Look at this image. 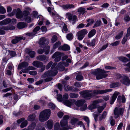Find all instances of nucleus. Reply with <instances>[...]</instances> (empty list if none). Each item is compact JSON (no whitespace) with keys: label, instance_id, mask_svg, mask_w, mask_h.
<instances>
[{"label":"nucleus","instance_id":"1","mask_svg":"<svg viewBox=\"0 0 130 130\" xmlns=\"http://www.w3.org/2000/svg\"><path fill=\"white\" fill-rule=\"evenodd\" d=\"M112 91L111 89L104 90H95L93 91L85 90L80 92V94L86 99H90L95 95L104 94Z\"/></svg>","mask_w":130,"mask_h":130},{"label":"nucleus","instance_id":"2","mask_svg":"<svg viewBox=\"0 0 130 130\" xmlns=\"http://www.w3.org/2000/svg\"><path fill=\"white\" fill-rule=\"evenodd\" d=\"M108 71H106L102 69L98 68L95 70V71L92 72V74L96 76V78L98 80L106 78L108 76L107 73Z\"/></svg>","mask_w":130,"mask_h":130},{"label":"nucleus","instance_id":"3","mask_svg":"<svg viewBox=\"0 0 130 130\" xmlns=\"http://www.w3.org/2000/svg\"><path fill=\"white\" fill-rule=\"evenodd\" d=\"M51 114V110L50 109H45L42 111L40 113L39 120L41 122H43L49 118Z\"/></svg>","mask_w":130,"mask_h":130},{"label":"nucleus","instance_id":"4","mask_svg":"<svg viewBox=\"0 0 130 130\" xmlns=\"http://www.w3.org/2000/svg\"><path fill=\"white\" fill-rule=\"evenodd\" d=\"M123 108L116 107L114 110V113L115 118H118L120 115H122L124 112Z\"/></svg>","mask_w":130,"mask_h":130},{"label":"nucleus","instance_id":"5","mask_svg":"<svg viewBox=\"0 0 130 130\" xmlns=\"http://www.w3.org/2000/svg\"><path fill=\"white\" fill-rule=\"evenodd\" d=\"M15 29V27L13 26H3L0 28V35H4L5 31L4 30H13Z\"/></svg>","mask_w":130,"mask_h":130},{"label":"nucleus","instance_id":"6","mask_svg":"<svg viewBox=\"0 0 130 130\" xmlns=\"http://www.w3.org/2000/svg\"><path fill=\"white\" fill-rule=\"evenodd\" d=\"M87 33V31L85 29L78 31L76 34L78 39L79 40H82Z\"/></svg>","mask_w":130,"mask_h":130},{"label":"nucleus","instance_id":"7","mask_svg":"<svg viewBox=\"0 0 130 130\" xmlns=\"http://www.w3.org/2000/svg\"><path fill=\"white\" fill-rule=\"evenodd\" d=\"M66 17L68 19L70 22H71L72 20L73 23L74 24L77 18V17L75 15H73L70 12H67L66 14Z\"/></svg>","mask_w":130,"mask_h":130},{"label":"nucleus","instance_id":"8","mask_svg":"<svg viewBox=\"0 0 130 130\" xmlns=\"http://www.w3.org/2000/svg\"><path fill=\"white\" fill-rule=\"evenodd\" d=\"M102 101V100L100 99L96 100L94 101L92 104L89 106V108L90 110L97 108L98 107V105L97 104L101 102Z\"/></svg>","mask_w":130,"mask_h":130},{"label":"nucleus","instance_id":"9","mask_svg":"<svg viewBox=\"0 0 130 130\" xmlns=\"http://www.w3.org/2000/svg\"><path fill=\"white\" fill-rule=\"evenodd\" d=\"M120 82L122 84L126 86H129L130 85V80L129 79L128 77L126 76H123Z\"/></svg>","mask_w":130,"mask_h":130},{"label":"nucleus","instance_id":"10","mask_svg":"<svg viewBox=\"0 0 130 130\" xmlns=\"http://www.w3.org/2000/svg\"><path fill=\"white\" fill-rule=\"evenodd\" d=\"M69 65V64L64 62L62 61L60 62L58 64V69L61 71H62L65 69V67H67Z\"/></svg>","mask_w":130,"mask_h":130},{"label":"nucleus","instance_id":"11","mask_svg":"<svg viewBox=\"0 0 130 130\" xmlns=\"http://www.w3.org/2000/svg\"><path fill=\"white\" fill-rule=\"evenodd\" d=\"M50 46H47L44 47L43 49H40L38 50V53L39 54H42L43 53L45 52L46 54H47L49 52V50Z\"/></svg>","mask_w":130,"mask_h":130},{"label":"nucleus","instance_id":"12","mask_svg":"<svg viewBox=\"0 0 130 130\" xmlns=\"http://www.w3.org/2000/svg\"><path fill=\"white\" fill-rule=\"evenodd\" d=\"M62 84L64 85V89L66 91L71 90L72 91H76V90L73 89V88L72 87L69 86L67 84V82L65 81H63L62 82Z\"/></svg>","mask_w":130,"mask_h":130},{"label":"nucleus","instance_id":"13","mask_svg":"<svg viewBox=\"0 0 130 130\" xmlns=\"http://www.w3.org/2000/svg\"><path fill=\"white\" fill-rule=\"evenodd\" d=\"M56 64L55 63H53L51 67V70L50 71V74L52 76H53L55 75L57 73V68H56Z\"/></svg>","mask_w":130,"mask_h":130},{"label":"nucleus","instance_id":"14","mask_svg":"<svg viewBox=\"0 0 130 130\" xmlns=\"http://www.w3.org/2000/svg\"><path fill=\"white\" fill-rule=\"evenodd\" d=\"M56 64L55 63H53L51 67V70L50 71V74L52 76H53L55 75L57 73V68H56Z\"/></svg>","mask_w":130,"mask_h":130},{"label":"nucleus","instance_id":"15","mask_svg":"<svg viewBox=\"0 0 130 130\" xmlns=\"http://www.w3.org/2000/svg\"><path fill=\"white\" fill-rule=\"evenodd\" d=\"M120 93L118 91H115L113 94L112 96L110 98V104H112L116 100L119 94H120Z\"/></svg>","mask_w":130,"mask_h":130},{"label":"nucleus","instance_id":"16","mask_svg":"<svg viewBox=\"0 0 130 130\" xmlns=\"http://www.w3.org/2000/svg\"><path fill=\"white\" fill-rule=\"evenodd\" d=\"M25 37H20L18 36H16L14 38L12 39L11 41V43L13 44H15L21 40L23 39L24 40L25 39Z\"/></svg>","mask_w":130,"mask_h":130},{"label":"nucleus","instance_id":"17","mask_svg":"<svg viewBox=\"0 0 130 130\" xmlns=\"http://www.w3.org/2000/svg\"><path fill=\"white\" fill-rule=\"evenodd\" d=\"M16 17L18 19H20L23 18V12L21 11L20 8H18L16 10Z\"/></svg>","mask_w":130,"mask_h":130},{"label":"nucleus","instance_id":"18","mask_svg":"<svg viewBox=\"0 0 130 130\" xmlns=\"http://www.w3.org/2000/svg\"><path fill=\"white\" fill-rule=\"evenodd\" d=\"M25 52L31 58H33L35 56V52L29 48H26L25 50Z\"/></svg>","mask_w":130,"mask_h":130},{"label":"nucleus","instance_id":"19","mask_svg":"<svg viewBox=\"0 0 130 130\" xmlns=\"http://www.w3.org/2000/svg\"><path fill=\"white\" fill-rule=\"evenodd\" d=\"M74 102L75 101L74 100L70 99L69 100L64 101L63 102L64 104L69 107H70L73 105V104L74 103Z\"/></svg>","mask_w":130,"mask_h":130},{"label":"nucleus","instance_id":"20","mask_svg":"<svg viewBox=\"0 0 130 130\" xmlns=\"http://www.w3.org/2000/svg\"><path fill=\"white\" fill-rule=\"evenodd\" d=\"M28 65V63L27 62H23L19 64L18 68L19 69H20L25 68L27 67Z\"/></svg>","mask_w":130,"mask_h":130},{"label":"nucleus","instance_id":"21","mask_svg":"<svg viewBox=\"0 0 130 130\" xmlns=\"http://www.w3.org/2000/svg\"><path fill=\"white\" fill-rule=\"evenodd\" d=\"M75 7V6L73 5L68 4L66 5H64L62 6V7L63 9L67 10L73 8Z\"/></svg>","mask_w":130,"mask_h":130},{"label":"nucleus","instance_id":"22","mask_svg":"<svg viewBox=\"0 0 130 130\" xmlns=\"http://www.w3.org/2000/svg\"><path fill=\"white\" fill-rule=\"evenodd\" d=\"M68 128L66 127H63L60 128L59 124L57 123H56L54 125L55 130H68Z\"/></svg>","mask_w":130,"mask_h":130},{"label":"nucleus","instance_id":"23","mask_svg":"<svg viewBox=\"0 0 130 130\" xmlns=\"http://www.w3.org/2000/svg\"><path fill=\"white\" fill-rule=\"evenodd\" d=\"M11 20L10 18H8L0 22V25L2 26L6 25L11 22Z\"/></svg>","mask_w":130,"mask_h":130},{"label":"nucleus","instance_id":"24","mask_svg":"<svg viewBox=\"0 0 130 130\" xmlns=\"http://www.w3.org/2000/svg\"><path fill=\"white\" fill-rule=\"evenodd\" d=\"M32 65L37 68L41 67L43 66L42 62L38 61H33L32 63Z\"/></svg>","mask_w":130,"mask_h":130},{"label":"nucleus","instance_id":"25","mask_svg":"<svg viewBox=\"0 0 130 130\" xmlns=\"http://www.w3.org/2000/svg\"><path fill=\"white\" fill-rule=\"evenodd\" d=\"M59 50H62L64 51H67L69 50L70 49L69 46L67 44H64L62 46L59 47L58 48Z\"/></svg>","mask_w":130,"mask_h":130},{"label":"nucleus","instance_id":"26","mask_svg":"<svg viewBox=\"0 0 130 130\" xmlns=\"http://www.w3.org/2000/svg\"><path fill=\"white\" fill-rule=\"evenodd\" d=\"M85 102L84 100H80L76 101L75 104L78 107L81 106Z\"/></svg>","mask_w":130,"mask_h":130},{"label":"nucleus","instance_id":"27","mask_svg":"<svg viewBox=\"0 0 130 130\" xmlns=\"http://www.w3.org/2000/svg\"><path fill=\"white\" fill-rule=\"evenodd\" d=\"M64 55V54L63 53H61L58 52H56L52 56V58H54L57 57L62 56Z\"/></svg>","mask_w":130,"mask_h":130},{"label":"nucleus","instance_id":"28","mask_svg":"<svg viewBox=\"0 0 130 130\" xmlns=\"http://www.w3.org/2000/svg\"><path fill=\"white\" fill-rule=\"evenodd\" d=\"M26 24L23 22H19L17 25V27L19 29L23 28L26 27Z\"/></svg>","mask_w":130,"mask_h":130},{"label":"nucleus","instance_id":"29","mask_svg":"<svg viewBox=\"0 0 130 130\" xmlns=\"http://www.w3.org/2000/svg\"><path fill=\"white\" fill-rule=\"evenodd\" d=\"M67 120H62L60 122V124L62 128L63 127H66L69 128L67 127Z\"/></svg>","mask_w":130,"mask_h":130},{"label":"nucleus","instance_id":"30","mask_svg":"<svg viewBox=\"0 0 130 130\" xmlns=\"http://www.w3.org/2000/svg\"><path fill=\"white\" fill-rule=\"evenodd\" d=\"M36 115L34 114H31L28 117L27 120L28 121H33L35 119Z\"/></svg>","mask_w":130,"mask_h":130},{"label":"nucleus","instance_id":"31","mask_svg":"<svg viewBox=\"0 0 130 130\" xmlns=\"http://www.w3.org/2000/svg\"><path fill=\"white\" fill-rule=\"evenodd\" d=\"M46 57L45 55H40L36 57V59L40 61H43L46 59Z\"/></svg>","mask_w":130,"mask_h":130},{"label":"nucleus","instance_id":"32","mask_svg":"<svg viewBox=\"0 0 130 130\" xmlns=\"http://www.w3.org/2000/svg\"><path fill=\"white\" fill-rule=\"evenodd\" d=\"M96 32V31L95 29H93L90 31L89 33L88 36L89 38H90L93 36L95 35Z\"/></svg>","mask_w":130,"mask_h":130},{"label":"nucleus","instance_id":"33","mask_svg":"<svg viewBox=\"0 0 130 130\" xmlns=\"http://www.w3.org/2000/svg\"><path fill=\"white\" fill-rule=\"evenodd\" d=\"M53 126V123L52 121L48 120L47 122V126L49 129L52 128Z\"/></svg>","mask_w":130,"mask_h":130},{"label":"nucleus","instance_id":"34","mask_svg":"<svg viewBox=\"0 0 130 130\" xmlns=\"http://www.w3.org/2000/svg\"><path fill=\"white\" fill-rule=\"evenodd\" d=\"M95 40L93 39L91 42H87V45L88 46H94L95 44Z\"/></svg>","mask_w":130,"mask_h":130},{"label":"nucleus","instance_id":"35","mask_svg":"<svg viewBox=\"0 0 130 130\" xmlns=\"http://www.w3.org/2000/svg\"><path fill=\"white\" fill-rule=\"evenodd\" d=\"M36 126V123L34 122H33L28 127L29 130H33Z\"/></svg>","mask_w":130,"mask_h":130},{"label":"nucleus","instance_id":"36","mask_svg":"<svg viewBox=\"0 0 130 130\" xmlns=\"http://www.w3.org/2000/svg\"><path fill=\"white\" fill-rule=\"evenodd\" d=\"M85 9L82 7L79 8L77 12L80 13V14H83L85 12Z\"/></svg>","mask_w":130,"mask_h":130},{"label":"nucleus","instance_id":"37","mask_svg":"<svg viewBox=\"0 0 130 130\" xmlns=\"http://www.w3.org/2000/svg\"><path fill=\"white\" fill-rule=\"evenodd\" d=\"M8 52L9 54L12 57L15 56L16 55V53L14 51L8 50Z\"/></svg>","mask_w":130,"mask_h":130},{"label":"nucleus","instance_id":"38","mask_svg":"<svg viewBox=\"0 0 130 130\" xmlns=\"http://www.w3.org/2000/svg\"><path fill=\"white\" fill-rule=\"evenodd\" d=\"M102 22L101 21L99 20H98L95 23L93 26V28L98 27L101 25Z\"/></svg>","mask_w":130,"mask_h":130},{"label":"nucleus","instance_id":"39","mask_svg":"<svg viewBox=\"0 0 130 130\" xmlns=\"http://www.w3.org/2000/svg\"><path fill=\"white\" fill-rule=\"evenodd\" d=\"M45 38L44 37H42L41 38L39 42V44L40 45H43L44 44L45 42Z\"/></svg>","mask_w":130,"mask_h":130},{"label":"nucleus","instance_id":"40","mask_svg":"<svg viewBox=\"0 0 130 130\" xmlns=\"http://www.w3.org/2000/svg\"><path fill=\"white\" fill-rule=\"evenodd\" d=\"M61 43L60 42L58 41L57 42L53 45V48L54 49H55L58 47L59 48L60 47V46L61 45Z\"/></svg>","mask_w":130,"mask_h":130},{"label":"nucleus","instance_id":"41","mask_svg":"<svg viewBox=\"0 0 130 130\" xmlns=\"http://www.w3.org/2000/svg\"><path fill=\"white\" fill-rule=\"evenodd\" d=\"M118 59L120 61L124 62H126L128 61V59L123 57H118Z\"/></svg>","mask_w":130,"mask_h":130},{"label":"nucleus","instance_id":"42","mask_svg":"<svg viewBox=\"0 0 130 130\" xmlns=\"http://www.w3.org/2000/svg\"><path fill=\"white\" fill-rule=\"evenodd\" d=\"M120 85V84L118 82L114 83L110 85V87L111 88H115L118 87Z\"/></svg>","mask_w":130,"mask_h":130},{"label":"nucleus","instance_id":"43","mask_svg":"<svg viewBox=\"0 0 130 130\" xmlns=\"http://www.w3.org/2000/svg\"><path fill=\"white\" fill-rule=\"evenodd\" d=\"M70 96L71 98H76L78 97V94L77 93H71L70 94Z\"/></svg>","mask_w":130,"mask_h":130},{"label":"nucleus","instance_id":"44","mask_svg":"<svg viewBox=\"0 0 130 130\" xmlns=\"http://www.w3.org/2000/svg\"><path fill=\"white\" fill-rule=\"evenodd\" d=\"M52 76L50 74V71H48L46 72L42 76V77L43 78H44L47 76Z\"/></svg>","mask_w":130,"mask_h":130},{"label":"nucleus","instance_id":"45","mask_svg":"<svg viewBox=\"0 0 130 130\" xmlns=\"http://www.w3.org/2000/svg\"><path fill=\"white\" fill-rule=\"evenodd\" d=\"M108 45V43H106V44L104 45L100 49V50L98 51V52L99 53L100 52L104 50L107 48Z\"/></svg>","mask_w":130,"mask_h":130},{"label":"nucleus","instance_id":"46","mask_svg":"<svg viewBox=\"0 0 130 130\" xmlns=\"http://www.w3.org/2000/svg\"><path fill=\"white\" fill-rule=\"evenodd\" d=\"M28 124V122L27 121L25 120L22 122L21 124L20 127L21 128H23L26 127Z\"/></svg>","mask_w":130,"mask_h":130},{"label":"nucleus","instance_id":"47","mask_svg":"<svg viewBox=\"0 0 130 130\" xmlns=\"http://www.w3.org/2000/svg\"><path fill=\"white\" fill-rule=\"evenodd\" d=\"M78 121V119L76 118H73L71 121V123L72 125H74L77 123Z\"/></svg>","mask_w":130,"mask_h":130},{"label":"nucleus","instance_id":"48","mask_svg":"<svg viewBox=\"0 0 130 130\" xmlns=\"http://www.w3.org/2000/svg\"><path fill=\"white\" fill-rule=\"evenodd\" d=\"M40 28V26H37L35 27L33 29L32 32L34 34H33L34 35H35V34H37V32L39 30Z\"/></svg>","mask_w":130,"mask_h":130},{"label":"nucleus","instance_id":"49","mask_svg":"<svg viewBox=\"0 0 130 130\" xmlns=\"http://www.w3.org/2000/svg\"><path fill=\"white\" fill-rule=\"evenodd\" d=\"M123 34V31H121L119 34L116 36L115 38L116 39H119L121 38Z\"/></svg>","mask_w":130,"mask_h":130},{"label":"nucleus","instance_id":"50","mask_svg":"<svg viewBox=\"0 0 130 130\" xmlns=\"http://www.w3.org/2000/svg\"><path fill=\"white\" fill-rule=\"evenodd\" d=\"M57 39V37L56 35H54L53 36L51 39V41L52 43H54L56 41Z\"/></svg>","mask_w":130,"mask_h":130},{"label":"nucleus","instance_id":"51","mask_svg":"<svg viewBox=\"0 0 130 130\" xmlns=\"http://www.w3.org/2000/svg\"><path fill=\"white\" fill-rule=\"evenodd\" d=\"M73 38V35L72 33L68 34L67 36V38L69 40H71Z\"/></svg>","mask_w":130,"mask_h":130},{"label":"nucleus","instance_id":"52","mask_svg":"<svg viewBox=\"0 0 130 130\" xmlns=\"http://www.w3.org/2000/svg\"><path fill=\"white\" fill-rule=\"evenodd\" d=\"M128 37V36H126V35L125 36L123 37L122 41V44H124L127 41Z\"/></svg>","mask_w":130,"mask_h":130},{"label":"nucleus","instance_id":"53","mask_svg":"<svg viewBox=\"0 0 130 130\" xmlns=\"http://www.w3.org/2000/svg\"><path fill=\"white\" fill-rule=\"evenodd\" d=\"M6 12V10L5 9L3 6L0 7V13L4 14Z\"/></svg>","mask_w":130,"mask_h":130},{"label":"nucleus","instance_id":"54","mask_svg":"<svg viewBox=\"0 0 130 130\" xmlns=\"http://www.w3.org/2000/svg\"><path fill=\"white\" fill-rule=\"evenodd\" d=\"M57 99L58 101H62L63 99L62 95L60 94H57Z\"/></svg>","mask_w":130,"mask_h":130},{"label":"nucleus","instance_id":"55","mask_svg":"<svg viewBox=\"0 0 130 130\" xmlns=\"http://www.w3.org/2000/svg\"><path fill=\"white\" fill-rule=\"evenodd\" d=\"M76 78L78 81H81L83 79V77L80 74H78L76 76Z\"/></svg>","mask_w":130,"mask_h":130},{"label":"nucleus","instance_id":"56","mask_svg":"<svg viewBox=\"0 0 130 130\" xmlns=\"http://www.w3.org/2000/svg\"><path fill=\"white\" fill-rule=\"evenodd\" d=\"M105 108V107L103 106H100L98 108V112L100 113H101Z\"/></svg>","mask_w":130,"mask_h":130},{"label":"nucleus","instance_id":"57","mask_svg":"<svg viewBox=\"0 0 130 130\" xmlns=\"http://www.w3.org/2000/svg\"><path fill=\"white\" fill-rule=\"evenodd\" d=\"M84 119L87 123L88 126L89 125L90 121L89 118L87 117L84 116Z\"/></svg>","mask_w":130,"mask_h":130},{"label":"nucleus","instance_id":"58","mask_svg":"<svg viewBox=\"0 0 130 130\" xmlns=\"http://www.w3.org/2000/svg\"><path fill=\"white\" fill-rule=\"evenodd\" d=\"M87 105L86 104H84L81 106L80 110L81 111H84L87 109Z\"/></svg>","mask_w":130,"mask_h":130},{"label":"nucleus","instance_id":"59","mask_svg":"<svg viewBox=\"0 0 130 130\" xmlns=\"http://www.w3.org/2000/svg\"><path fill=\"white\" fill-rule=\"evenodd\" d=\"M77 124L78 125H80V126H82L83 127V128L85 130V125L83 124V122L81 121H78L77 123Z\"/></svg>","mask_w":130,"mask_h":130},{"label":"nucleus","instance_id":"60","mask_svg":"<svg viewBox=\"0 0 130 130\" xmlns=\"http://www.w3.org/2000/svg\"><path fill=\"white\" fill-rule=\"evenodd\" d=\"M124 19L126 22H128L130 19V18L129 16L127 15H125L124 17Z\"/></svg>","mask_w":130,"mask_h":130},{"label":"nucleus","instance_id":"61","mask_svg":"<svg viewBox=\"0 0 130 130\" xmlns=\"http://www.w3.org/2000/svg\"><path fill=\"white\" fill-rule=\"evenodd\" d=\"M25 17H26L30 13L27 10H24L23 13Z\"/></svg>","mask_w":130,"mask_h":130},{"label":"nucleus","instance_id":"62","mask_svg":"<svg viewBox=\"0 0 130 130\" xmlns=\"http://www.w3.org/2000/svg\"><path fill=\"white\" fill-rule=\"evenodd\" d=\"M120 43V41H117L111 43V45L113 46H115L118 45Z\"/></svg>","mask_w":130,"mask_h":130},{"label":"nucleus","instance_id":"63","mask_svg":"<svg viewBox=\"0 0 130 130\" xmlns=\"http://www.w3.org/2000/svg\"><path fill=\"white\" fill-rule=\"evenodd\" d=\"M40 29L42 31V32H45L47 31L46 27V26H43L41 27L40 28Z\"/></svg>","mask_w":130,"mask_h":130},{"label":"nucleus","instance_id":"64","mask_svg":"<svg viewBox=\"0 0 130 130\" xmlns=\"http://www.w3.org/2000/svg\"><path fill=\"white\" fill-rule=\"evenodd\" d=\"M25 20L27 22L29 23L31 21V19L30 17H26Z\"/></svg>","mask_w":130,"mask_h":130}]
</instances>
